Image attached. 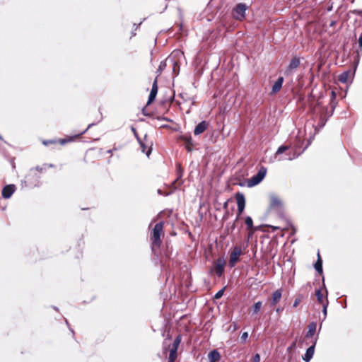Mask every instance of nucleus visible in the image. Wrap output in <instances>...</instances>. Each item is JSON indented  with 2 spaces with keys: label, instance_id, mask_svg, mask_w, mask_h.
<instances>
[{
  "label": "nucleus",
  "instance_id": "obj_11",
  "mask_svg": "<svg viewBox=\"0 0 362 362\" xmlns=\"http://www.w3.org/2000/svg\"><path fill=\"white\" fill-rule=\"evenodd\" d=\"M242 254V249L239 246H235L231 249L228 261V266L230 268L235 267L237 263L240 260V257Z\"/></svg>",
  "mask_w": 362,
  "mask_h": 362
},
{
  "label": "nucleus",
  "instance_id": "obj_19",
  "mask_svg": "<svg viewBox=\"0 0 362 362\" xmlns=\"http://www.w3.org/2000/svg\"><path fill=\"white\" fill-rule=\"evenodd\" d=\"M300 64V58L295 55L290 61L286 69L285 70V75L288 76L291 74L293 69H297Z\"/></svg>",
  "mask_w": 362,
  "mask_h": 362
},
{
  "label": "nucleus",
  "instance_id": "obj_29",
  "mask_svg": "<svg viewBox=\"0 0 362 362\" xmlns=\"http://www.w3.org/2000/svg\"><path fill=\"white\" fill-rule=\"evenodd\" d=\"M322 305V314L323 315V317L320 320L321 322L320 324L319 332L320 331V329L322 328V322L326 320L327 316V308L329 306V300H326L325 302V304Z\"/></svg>",
  "mask_w": 362,
  "mask_h": 362
},
{
  "label": "nucleus",
  "instance_id": "obj_12",
  "mask_svg": "<svg viewBox=\"0 0 362 362\" xmlns=\"http://www.w3.org/2000/svg\"><path fill=\"white\" fill-rule=\"evenodd\" d=\"M96 124L97 123H90L88 125L87 128L85 130L78 134L71 136H66L65 138L57 139L58 143L60 144L61 145H65L69 142L74 141L76 139L81 138L82 135H83L90 128Z\"/></svg>",
  "mask_w": 362,
  "mask_h": 362
},
{
  "label": "nucleus",
  "instance_id": "obj_35",
  "mask_svg": "<svg viewBox=\"0 0 362 362\" xmlns=\"http://www.w3.org/2000/svg\"><path fill=\"white\" fill-rule=\"evenodd\" d=\"M289 148V146H287V145H285V144H282L276 150V153H275V156H276L277 155H281L283 154L284 152H286L287 150H288Z\"/></svg>",
  "mask_w": 362,
  "mask_h": 362
},
{
  "label": "nucleus",
  "instance_id": "obj_31",
  "mask_svg": "<svg viewBox=\"0 0 362 362\" xmlns=\"http://www.w3.org/2000/svg\"><path fill=\"white\" fill-rule=\"evenodd\" d=\"M180 140L185 143V145L193 146L192 137L190 134H184L180 136Z\"/></svg>",
  "mask_w": 362,
  "mask_h": 362
},
{
  "label": "nucleus",
  "instance_id": "obj_27",
  "mask_svg": "<svg viewBox=\"0 0 362 362\" xmlns=\"http://www.w3.org/2000/svg\"><path fill=\"white\" fill-rule=\"evenodd\" d=\"M169 61H173V55H169L165 60L160 62V63L156 70L157 78L162 74V72L165 70Z\"/></svg>",
  "mask_w": 362,
  "mask_h": 362
},
{
  "label": "nucleus",
  "instance_id": "obj_4",
  "mask_svg": "<svg viewBox=\"0 0 362 362\" xmlns=\"http://www.w3.org/2000/svg\"><path fill=\"white\" fill-rule=\"evenodd\" d=\"M267 173V168L261 165L257 173L252 175L250 178L246 180L247 187L249 188L253 187L261 183Z\"/></svg>",
  "mask_w": 362,
  "mask_h": 362
},
{
  "label": "nucleus",
  "instance_id": "obj_16",
  "mask_svg": "<svg viewBox=\"0 0 362 362\" xmlns=\"http://www.w3.org/2000/svg\"><path fill=\"white\" fill-rule=\"evenodd\" d=\"M158 91V80L157 77L153 81L152 87L150 91V93L148 97V100L146 102V106L151 105L155 100Z\"/></svg>",
  "mask_w": 362,
  "mask_h": 362
},
{
  "label": "nucleus",
  "instance_id": "obj_49",
  "mask_svg": "<svg viewBox=\"0 0 362 362\" xmlns=\"http://www.w3.org/2000/svg\"><path fill=\"white\" fill-rule=\"evenodd\" d=\"M238 325L236 322H232L230 329H231L232 332H235L238 329Z\"/></svg>",
  "mask_w": 362,
  "mask_h": 362
},
{
  "label": "nucleus",
  "instance_id": "obj_42",
  "mask_svg": "<svg viewBox=\"0 0 362 362\" xmlns=\"http://www.w3.org/2000/svg\"><path fill=\"white\" fill-rule=\"evenodd\" d=\"M248 336H249V334H248L247 332H243L240 336V343H241V344L245 343L246 341V340L247 339Z\"/></svg>",
  "mask_w": 362,
  "mask_h": 362
},
{
  "label": "nucleus",
  "instance_id": "obj_28",
  "mask_svg": "<svg viewBox=\"0 0 362 362\" xmlns=\"http://www.w3.org/2000/svg\"><path fill=\"white\" fill-rule=\"evenodd\" d=\"M235 198L236 199L237 206L245 207L246 201L243 193L240 192H236L235 194Z\"/></svg>",
  "mask_w": 362,
  "mask_h": 362
},
{
  "label": "nucleus",
  "instance_id": "obj_63",
  "mask_svg": "<svg viewBox=\"0 0 362 362\" xmlns=\"http://www.w3.org/2000/svg\"><path fill=\"white\" fill-rule=\"evenodd\" d=\"M341 307H342L343 308H344V309H345V308H347V303H346V300H344V302H341Z\"/></svg>",
  "mask_w": 362,
  "mask_h": 362
},
{
  "label": "nucleus",
  "instance_id": "obj_61",
  "mask_svg": "<svg viewBox=\"0 0 362 362\" xmlns=\"http://www.w3.org/2000/svg\"><path fill=\"white\" fill-rule=\"evenodd\" d=\"M43 166L46 167L47 168H54V164H47V163H44L43 164Z\"/></svg>",
  "mask_w": 362,
  "mask_h": 362
},
{
  "label": "nucleus",
  "instance_id": "obj_3",
  "mask_svg": "<svg viewBox=\"0 0 362 362\" xmlns=\"http://www.w3.org/2000/svg\"><path fill=\"white\" fill-rule=\"evenodd\" d=\"M267 173V168L261 165L257 173L252 175L250 178L246 180L247 187L249 188L253 187L261 183Z\"/></svg>",
  "mask_w": 362,
  "mask_h": 362
},
{
  "label": "nucleus",
  "instance_id": "obj_54",
  "mask_svg": "<svg viewBox=\"0 0 362 362\" xmlns=\"http://www.w3.org/2000/svg\"><path fill=\"white\" fill-rule=\"evenodd\" d=\"M354 14L362 16V9H355L351 11Z\"/></svg>",
  "mask_w": 362,
  "mask_h": 362
},
{
  "label": "nucleus",
  "instance_id": "obj_41",
  "mask_svg": "<svg viewBox=\"0 0 362 362\" xmlns=\"http://www.w3.org/2000/svg\"><path fill=\"white\" fill-rule=\"evenodd\" d=\"M146 18H143V20L139 23H134L133 24V28L134 30L132 31V36H134L136 35V33L135 31L140 27V25H141V23L146 20Z\"/></svg>",
  "mask_w": 362,
  "mask_h": 362
},
{
  "label": "nucleus",
  "instance_id": "obj_38",
  "mask_svg": "<svg viewBox=\"0 0 362 362\" xmlns=\"http://www.w3.org/2000/svg\"><path fill=\"white\" fill-rule=\"evenodd\" d=\"M226 286H223L221 289L218 291L214 296V300L220 299L224 294Z\"/></svg>",
  "mask_w": 362,
  "mask_h": 362
},
{
  "label": "nucleus",
  "instance_id": "obj_8",
  "mask_svg": "<svg viewBox=\"0 0 362 362\" xmlns=\"http://www.w3.org/2000/svg\"><path fill=\"white\" fill-rule=\"evenodd\" d=\"M315 296L318 303L324 305L328 300V290L325 282V276H322V286L315 290Z\"/></svg>",
  "mask_w": 362,
  "mask_h": 362
},
{
  "label": "nucleus",
  "instance_id": "obj_17",
  "mask_svg": "<svg viewBox=\"0 0 362 362\" xmlns=\"http://www.w3.org/2000/svg\"><path fill=\"white\" fill-rule=\"evenodd\" d=\"M269 197L270 199L269 206V209H278L283 207V202L277 195L274 193H271Z\"/></svg>",
  "mask_w": 362,
  "mask_h": 362
},
{
  "label": "nucleus",
  "instance_id": "obj_21",
  "mask_svg": "<svg viewBox=\"0 0 362 362\" xmlns=\"http://www.w3.org/2000/svg\"><path fill=\"white\" fill-rule=\"evenodd\" d=\"M322 265H323V261L320 255V251H318L317 254V260L313 264V267H314L316 273L322 276H324Z\"/></svg>",
  "mask_w": 362,
  "mask_h": 362
},
{
  "label": "nucleus",
  "instance_id": "obj_62",
  "mask_svg": "<svg viewBox=\"0 0 362 362\" xmlns=\"http://www.w3.org/2000/svg\"><path fill=\"white\" fill-rule=\"evenodd\" d=\"M283 310H284V308H281V307H279L276 309V312L277 313H280L283 312Z\"/></svg>",
  "mask_w": 362,
  "mask_h": 362
},
{
  "label": "nucleus",
  "instance_id": "obj_24",
  "mask_svg": "<svg viewBox=\"0 0 362 362\" xmlns=\"http://www.w3.org/2000/svg\"><path fill=\"white\" fill-rule=\"evenodd\" d=\"M184 173V170L180 163L176 164V175L177 178L175 180L174 182L177 183L178 186H180L183 184L184 181L182 180Z\"/></svg>",
  "mask_w": 362,
  "mask_h": 362
},
{
  "label": "nucleus",
  "instance_id": "obj_9",
  "mask_svg": "<svg viewBox=\"0 0 362 362\" xmlns=\"http://www.w3.org/2000/svg\"><path fill=\"white\" fill-rule=\"evenodd\" d=\"M170 55H173V61H169L168 64L173 66V74L175 77L179 75L180 69L179 58L184 57V53L180 50H175Z\"/></svg>",
  "mask_w": 362,
  "mask_h": 362
},
{
  "label": "nucleus",
  "instance_id": "obj_47",
  "mask_svg": "<svg viewBox=\"0 0 362 362\" xmlns=\"http://www.w3.org/2000/svg\"><path fill=\"white\" fill-rule=\"evenodd\" d=\"M141 113L144 116H146V117H152V114L151 113H149L147 110H146V107H144L141 110Z\"/></svg>",
  "mask_w": 362,
  "mask_h": 362
},
{
  "label": "nucleus",
  "instance_id": "obj_2",
  "mask_svg": "<svg viewBox=\"0 0 362 362\" xmlns=\"http://www.w3.org/2000/svg\"><path fill=\"white\" fill-rule=\"evenodd\" d=\"M165 222L161 221L157 223L154 228L152 229L150 234V239L151 240V250L156 254V249H159L161 245V235L163 232V226Z\"/></svg>",
  "mask_w": 362,
  "mask_h": 362
},
{
  "label": "nucleus",
  "instance_id": "obj_13",
  "mask_svg": "<svg viewBox=\"0 0 362 362\" xmlns=\"http://www.w3.org/2000/svg\"><path fill=\"white\" fill-rule=\"evenodd\" d=\"M131 131L132 132L134 137L136 139L140 148L141 149V152L145 153L147 157H149V156L151 154L152 152V147L150 146L147 148L146 144L144 143V141L139 137L138 132L136 131V129L134 127H131Z\"/></svg>",
  "mask_w": 362,
  "mask_h": 362
},
{
  "label": "nucleus",
  "instance_id": "obj_14",
  "mask_svg": "<svg viewBox=\"0 0 362 362\" xmlns=\"http://www.w3.org/2000/svg\"><path fill=\"white\" fill-rule=\"evenodd\" d=\"M313 137L310 136L307 142V144L300 150L301 145L303 144V141L300 140V138L298 139V143L294 146L295 151L293 152L292 156L289 157V160L295 159L298 158L300 155H301L310 145L312 142Z\"/></svg>",
  "mask_w": 362,
  "mask_h": 362
},
{
  "label": "nucleus",
  "instance_id": "obj_52",
  "mask_svg": "<svg viewBox=\"0 0 362 362\" xmlns=\"http://www.w3.org/2000/svg\"><path fill=\"white\" fill-rule=\"evenodd\" d=\"M175 90H173V94L172 95H170L168 99V102H170V103H172L175 100Z\"/></svg>",
  "mask_w": 362,
  "mask_h": 362
},
{
  "label": "nucleus",
  "instance_id": "obj_46",
  "mask_svg": "<svg viewBox=\"0 0 362 362\" xmlns=\"http://www.w3.org/2000/svg\"><path fill=\"white\" fill-rule=\"evenodd\" d=\"M235 221H234L233 223H231V225H230V223H228V224H227V226H226V230H227L228 232H229L230 228V230H231V232H233V231L235 230V227H236V226H235Z\"/></svg>",
  "mask_w": 362,
  "mask_h": 362
},
{
  "label": "nucleus",
  "instance_id": "obj_15",
  "mask_svg": "<svg viewBox=\"0 0 362 362\" xmlns=\"http://www.w3.org/2000/svg\"><path fill=\"white\" fill-rule=\"evenodd\" d=\"M318 335H319V333L314 338L311 345L308 348L306 349L305 353L302 356V359L305 362H310V360L313 358V356L315 354V346H316L317 341L318 339Z\"/></svg>",
  "mask_w": 362,
  "mask_h": 362
},
{
  "label": "nucleus",
  "instance_id": "obj_43",
  "mask_svg": "<svg viewBox=\"0 0 362 362\" xmlns=\"http://www.w3.org/2000/svg\"><path fill=\"white\" fill-rule=\"evenodd\" d=\"M245 207L243 206H237V216L235 221H236L242 215V214L244 212Z\"/></svg>",
  "mask_w": 362,
  "mask_h": 362
},
{
  "label": "nucleus",
  "instance_id": "obj_22",
  "mask_svg": "<svg viewBox=\"0 0 362 362\" xmlns=\"http://www.w3.org/2000/svg\"><path fill=\"white\" fill-rule=\"evenodd\" d=\"M284 78L283 76H279L272 86L271 94H276L281 89Z\"/></svg>",
  "mask_w": 362,
  "mask_h": 362
},
{
  "label": "nucleus",
  "instance_id": "obj_20",
  "mask_svg": "<svg viewBox=\"0 0 362 362\" xmlns=\"http://www.w3.org/2000/svg\"><path fill=\"white\" fill-rule=\"evenodd\" d=\"M209 127V123L206 120L199 122L194 129V134L199 136L205 132Z\"/></svg>",
  "mask_w": 362,
  "mask_h": 362
},
{
  "label": "nucleus",
  "instance_id": "obj_23",
  "mask_svg": "<svg viewBox=\"0 0 362 362\" xmlns=\"http://www.w3.org/2000/svg\"><path fill=\"white\" fill-rule=\"evenodd\" d=\"M283 289L281 288L276 289L272 293L270 305H276L281 300L282 296Z\"/></svg>",
  "mask_w": 362,
  "mask_h": 362
},
{
  "label": "nucleus",
  "instance_id": "obj_39",
  "mask_svg": "<svg viewBox=\"0 0 362 362\" xmlns=\"http://www.w3.org/2000/svg\"><path fill=\"white\" fill-rule=\"evenodd\" d=\"M296 343H297V338L293 341H292L291 344L287 347L286 352L290 354L293 350H295L297 347Z\"/></svg>",
  "mask_w": 362,
  "mask_h": 362
},
{
  "label": "nucleus",
  "instance_id": "obj_57",
  "mask_svg": "<svg viewBox=\"0 0 362 362\" xmlns=\"http://www.w3.org/2000/svg\"><path fill=\"white\" fill-rule=\"evenodd\" d=\"M157 193H158L159 195H162V196H168V195H169V193H164V192H163V190H162V189H158V190H157Z\"/></svg>",
  "mask_w": 362,
  "mask_h": 362
},
{
  "label": "nucleus",
  "instance_id": "obj_25",
  "mask_svg": "<svg viewBox=\"0 0 362 362\" xmlns=\"http://www.w3.org/2000/svg\"><path fill=\"white\" fill-rule=\"evenodd\" d=\"M207 358L209 362H217L221 359V355L218 349H214L208 353Z\"/></svg>",
  "mask_w": 362,
  "mask_h": 362
},
{
  "label": "nucleus",
  "instance_id": "obj_18",
  "mask_svg": "<svg viewBox=\"0 0 362 362\" xmlns=\"http://www.w3.org/2000/svg\"><path fill=\"white\" fill-rule=\"evenodd\" d=\"M16 190V187L14 184L6 185L3 187L1 190V196L5 199H10Z\"/></svg>",
  "mask_w": 362,
  "mask_h": 362
},
{
  "label": "nucleus",
  "instance_id": "obj_50",
  "mask_svg": "<svg viewBox=\"0 0 362 362\" xmlns=\"http://www.w3.org/2000/svg\"><path fill=\"white\" fill-rule=\"evenodd\" d=\"M231 199H228L223 204V209L225 210V211H228V203L230 202H231Z\"/></svg>",
  "mask_w": 362,
  "mask_h": 362
},
{
  "label": "nucleus",
  "instance_id": "obj_48",
  "mask_svg": "<svg viewBox=\"0 0 362 362\" xmlns=\"http://www.w3.org/2000/svg\"><path fill=\"white\" fill-rule=\"evenodd\" d=\"M156 119L158 120H163V121H167V122H173V120L170 119V118H168L166 117H164V116H158L156 117Z\"/></svg>",
  "mask_w": 362,
  "mask_h": 362
},
{
  "label": "nucleus",
  "instance_id": "obj_59",
  "mask_svg": "<svg viewBox=\"0 0 362 362\" xmlns=\"http://www.w3.org/2000/svg\"><path fill=\"white\" fill-rule=\"evenodd\" d=\"M65 322H66V325H67V326H68V327H69V329L71 332V333L73 334V335H74V331L73 330V329H72V328H71L70 325H69V323L68 320H65Z\"/></svg>",
  "mask_w": 362,
  "mask_h": 362
},
{
  "label": "nucleus",
  "instance_id": "obj_10",
  "mask_svg": "<svg viewBox=\"0 0 362 362\" xmlns=\"http://www.w3.org/2000/svg\"><path fill=\"white\" fill-rule=\"evenodd\" d=\"M225 265L226 259L224 257H218L214 261L213 267L210 269V273H216L218 277H221L224 272Z\"/></svg>",
  "mask_w": 362,
  "mask_h": 362
},
{
  "label": "nucleus",
  "instance_id": "obj_30",
  "mask_svg": "<svg viewBox=\"0 0 362 362\" xmlns=\"http://www.w3.org/2000/svg\"><path fill=\"white\" fill-rule=\"evenodd\" d=\"M351 74V70H346L341 73L339 76V81L342 83H346L349 81V78Z\"/></svg>",
  "mask_w": 362,
  "mask_h": 362
},
{
  "label": "nucleus",
  "instance_id": "obj_5",
  "mask_svg": "<svg viewBox=\"0 0 362 362\" xmlns=\"http://www.w3.org/2000/svg\"><path fill=\"white\" fill-rule=\"evenodd\" d=\"M267 173V168L261 165L257 173L252 175L250 178L246 180L247 187L249 188L253 187L261 183Z\"/></svg>",
  "mask_w": 362,
  "mask_h": 362
},
{
  "label": "nucleus",
  "instance_id": "obj_44",
  "mask_svg": "<svg viewBox=\"0 0 362 362\" xmlns=\"http://www.w3.org/2000/svg\"><path fill=\"white\" fill-rule=\"evenodd\" d=\"M356 52H357V57H356V59H355V62L354 64V69L353 76H354L355 71H356L357 66L358 65V63H359V58H360L359 51L357 50Z\"/></svg>",
  "mask_w": 362,
  "mask_h": 362
},
{
  "label": "nucleus",
  "instance_id": "obj_53",
  "mask_svg": "<svg viewBox=\"0 0 362 362\" xmlns=\"http://www.w3.org/2000/svg\"><path fill=\"white\" fill-rule=\"evenodd\" d=\"M35 169L38 171V172H40L42 173L43 170H46V167L45 166H40V165H37Z\"/></svg>",
  "mask_w": 362,
  "mask_h": 362
},
{
  "label": "nucleus",
  "instance_id": "obj_64",
  "mask_svg": "<svg viewBox=\"0 0 362 362\" xmlns=\"http://www.w3.org/2000/svg\"><path fill=\"white\" fill-rule=\"evenodd\" d=\"M239 186L240 187H244V186H247V182H246V180L245 181H243V182H240L239 184Z\"/></svg>",
  "mask_w": 362,
  "mask_h": 362
},
{
  "label": "nucleus",
  "instance_id": "obj_1",
  "mask_svg": "<svg viewBox=\"0 0 362 362\" xmlns=\"http://www.w3.org/2000/svg\"><path fill=\"white\" fill-rule=\"evenodd\" d=\"M337 103L338 102L337 99H335V100H330L329 104V110L328 106L321 108L320 119H318L317 124L314 126L315 132H318L321 129H322L325 126L328 119L333 115Z\"/></svg>",
  "mask_w": 362,
  "mask_h": 362
},
{
  "label": "nucleus",
  "instance_id": "obj_32",
  "mask_svg": "<svg viewBox=\"0 0 362 362\" xmlns=\"http://www.w3.org/2000/svg\"><path fill=\"white\" fill-rule=\"evenodd\" d=\"M324 107L325 106H322L321 102H320L319 100H317L315 105H310V108L312 109L313 112H315L316 109L319 108V112H317V115L319 117H320L321 108Z\"/></svg>",
  "mask_w": 362,
  "mask_h": 362
},
{
  "label": "nucleus",
  "instance_id": "obj_34",
  "mask_svg": "<svg viewBox=\"0 0 362 362\" xmlns=\"http://www.w3.org/2000/svg\"><path fill=\"white\" fill-rule=\"evenodd\" d=\"M245 223L247 229H251L254 228L253 220L251 216H246L245 218Z\"/></svg>",
  "mask_w": 362,
  "mask_h": 362
},
{
  "label": "nucleus",
  "instance_id": "obj_55",
  "mask_svg": "<svg viewBox=\"0 0 362 362\" xmlns=\"http://www.w3.org/2000/svg\"><path fill=\"white\" fill-rule=\"evenodd\" d=\"M288 226H289L293 230V233H295L296 232V229L295 226L293 225V223L291 221H288L287 223Z\"/></svg>",
  "mask_w": 362,
  "mask_h": 362
},
{
  "label": "nucleus",
  "instance_id": "obj_6",
  "mask_svg": "<svg viewBox=\"0 0 362 362\" xmlns=\"http://www.w3.org/2000/svg\"><path fill=\"white\" fill-rule=\"evenodd\" d=\"M248 8L249 6L245 3L236 4L231 12L232 17L237 21H243L245 19L246 11Z\"/></svg>",
  "mask_w": 362,
  "mask_h": 362
},
{
  "label": "nucleus",
  "instance_id": "obj_7",
  "mask_svg": "<svg viewBox=\"0 0 362 362\" xmlns=\"http://www.w3.org/2000/svg\"><path fill=\"white\" fill-rule=\"evenodd\" d=\"M182 341V335L178 334L174 339L173 344L169 345V356L168 362H175L177 356V350Z\"/></svg>",
  "mask_w": 362,
  "mask_h": 362
},
{
  "label": "nucleus",
  "instance_id": "obj_60",
  "mask_svg": "<svg viewBox=\"0 0 362 362\" xmlns=\"http://www.w3.org/2000/svg\"><path fill=\"white\" fill-rule=\"evenodd\" d=\"M160 128L162 129H170L171 127L169 124H164L160 126Z\"/></svg>",
  "mask_w": 362,
  "mask_h": 362
},
{
  "label": "nucleus",
  "instance_id": "obj_36",
  "mask_svg": "<svg viewBox=\"0 0 362 362\" xmlns=\"http://www.w3.org/2000/svg\"><path fill=\"white\" fill-rule=\"evenodd\" d=\"M163 255L166 259H170L172 255V247L170 244L166 243V249L163 250Z\"/></svg>",
  "mask_w": 362,
  "mask_h": 362
},
{
  "label": "nucleus",
  "instance_id": "obj_37",
  "mask_svg": "<svg viewBox=\"0 0 362 362\" xmlns=\"http://www.w3.org/2000/svg\"><path fill=\"white\" fill-rule=\"evenodd\" d=\"M304 296L303 294H298L293 303V308H296L303 300Z\"/></svg>",
  "mask_w": 362,
  "mask_h": 362
},
{
  "label": "nucleus",
  "instance_id": "obj_45",
  "mask_svg": "<svg viewBox=\"0 0 362 362\" xmlns=\"http://www.w3.org/2000/svg\"><path fill=\"white\" fill-rule=\"evenodd\" d=\"M260 359H261V357H260L259 354L256 353V354H254V356H252V361H251V362H260Z\"/></svg>",
  "mask_w": 362,
  "mask_h": 362
},
{
  "label": "nucleus",
  "instance_id": "obj_51",
  "mask_svg": "<svg viewBox=\"0 0 362 362\" xmlns=\"http://www.w3.org/2000/svg\"><path fill=\"white\" fill-rule=\"evenodd\" d=\"M230 213L229 211H225V213L222 218L223 221H226L228 218V217L230 216Z\"/></svg>",
  "mask_w": 362,
  "mask_h": 362
},
{
  "label": "nucleus",
  "instance_id": "obj_58",
  "mask_svg": "<svg viewBox=\"0 0 362 362\" xmlns=\"http://www.w3.org/2000/svg\"><path fill=\"white\" fill-rule=\"evenodd\" d=\"M192 146H193L191 145H185V149L187 150V152H191L193 150Z\"/></svg>",
  "mask_w": 362,
  "mask_h": 362
},
{
  "label": "nucleus",
  "instance_id": "obj_40",
  "mask_svg": "<svg viewBox=\"0 0 362 362\" xmlns=\"http://www.w3.org/2000/svg\"><path fill=\"white\" fill-rule=\"evenodd\" d=\"M42 142V144L45 146H47L51 144H58L57 139H45V140H43Z\"/></svg>",
  "mask_w": 362,
  "mask_h": 362
},
{
  "label": "nucleus",
  "instance_id": "obj_56",
  "mask_svg": "<svg viewBox=\"0 0 362 362\" xmlns=\"http://www.w3.org/2000/svg\"><path fill=\"white\" fill-rule=\"evenodd\" d=\"M337 99V93L334 90L331 91L330 100H335Z\"/></svg>",
  "mask_w": 362,
  "mask_h": 362
},
{
  "label": "nucleus",
  "instance_id": "obj_33",
  "mask_svg": "<svg viewBox=\"0 0 362 362\" xmlns=\"http://www.w3.org/2000/svg\"><path fill=\"white\" fill-rule=\"evenodd\" d=\"M262 305V301L255 302L252 305V314H257L260 311Z\"/></svg>",
  "mask_w": 362,
  "mask_h": 362
},
{
  "label": "nucleus",
  "instance_id": "obj_26",
  "mask_svg": "<svg viewBox=\"0 0 362 362\" xmlns=\"http://www.w3.org/2000/svg\"><path fill=\"white\" fill-rule=\"evenodd\" d=\"M317 329V322L315 321L310 322L308 325V331L305 333V337L306 339H311L314 337Z\"/></svg>",
  "mask_w": 362,
  "mask_h": 362
}]
</instances>
